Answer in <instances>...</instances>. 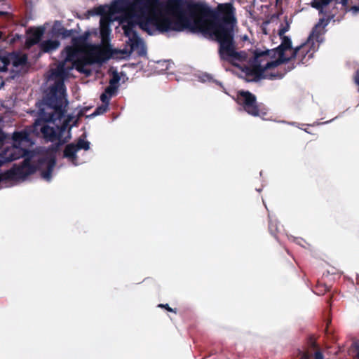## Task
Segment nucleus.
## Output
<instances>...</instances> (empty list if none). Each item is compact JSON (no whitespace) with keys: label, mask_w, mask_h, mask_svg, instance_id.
I'll return each instance as SVG.
<instances>
[{"label":"nucleus","mask_w":359,"mask_h":359,"mask_svg":"<svg viewBox=\"0 0 359 359\" xmlns=\"http://www.w3.org/2000/svg\"><path fill=\"white\" fill-rule=\"evenodd\" d=\"M165 15H151L136 17H120V25L124 36L128 37L130 50L137 49L142 41L135 30V26L151 34V27L163 33L170 31L209 34L218 43V55L222 61L232 62L244 60L243 52L236 50L233 27L237 23L235 8L231 3L219 4L216 8L201 2L187 0H165L163 6ZM169 16L174 17L172 20Z\"/></svg>","instance_id":"1"},{"label":"nucleus","mask_w":359,"mask_h":359,"mask_svg":"<svg viewBox=\"0 0 359 359\" xmlns=\"http://www.w3.org/2000/svg\"><path fill=\"white\" fill-rule=\"evenodd\" d=\"M75 69L74 64L67 67L65 62H61L54 70L55 76L61 80L55 81L53 86L42 100V107L39 109L40 118L46 123H51L54 126L44 125L41 127V134L49 142L60 141L64 144L69 139V124L72 117L62 120L67 111V100L65 97V86L63 79L69 72Z\"/></svg>","instance_id":"2"},{"label":"nucleus","mask_w":359,"mask_h":359,"mask_svg":"<svg viewBox=\"0 0 359 359\" xmlns=\"http://www.w3.org/2000/svg\"><path fill=\"white\" fill-rule=\"evenodd\" d=\"M289 48V42L285 41L283 45L274 49L254 51V58L250 74L255 79H281L285 74L294 69V65L287 67H279L289 62V59L283 58V51Z\"/></svg>","instance_id":"3"},{"label":"nucleus","mask_w":359,"mask_h":359,"mask_svg":"<svg viewBox=\"0 0 359 359\" xmlns=\"http://www.w3.org/2000/svg\"><path fill=\"white\" fill-rule=\"evenodd\" d=\"M15 157H11L8 159L0 156V167L3 166L6 162H11L15 160ZM55 160L54 157L43 158L38 160L37 165H35L24 160L22 165L14 167L4 173L0 174V182L3 181H11L15 180H25L28 176L34 174L37 169L46 168V170L41 171V177L44 180L49 182L51 179V173L54 170Z\"/></svg>","instance_id":"4"},{"label":"nucleus","mask_w":359,"mask_h":359,"mask_svg":"<svg viewBox=\"0 0 359 359\" xmlns=\"http://www.w3.org/2000/svg\"><path fill=\"white\" fill-rule=\"evenodd\" d=\"M147 0H115L108 8V13H123L120 18H134L153 15L149 12Z\"/></svg>","instance_id":"5"},{"label":"nucleus","mask_w":359,"mask_h":359,"mask_svg":"<svg viewBox=\"0 0 359 359\" xmlns=\"http://www.w3.org/2000/svg\"><path fill=\"white\" fill-rule=\"evenodd\" d=\"M285 41H287L288 43H290V47L284 49L283 50V59L284 60H290V62L292 60L297 59L299 60V62L302 64H305L307 62L308 60L312 58V56L313 55V53H315V50L312 48V43L309 41V39H307V41L298 47L294 48V50H292V46H291V39L289 38V36H283L282 38V41H280V44L278 45L276 48H278L282 46ZM292 50V53L290 57H285V52L287 50Z\"/></svg>","instance_id":"6"},{"label":"nucleus","mask_w":359,"mask_h":359,"mask_svg":"<svg viewBox=\"0 0 359 359\" xmlns=\"http://www.w3.org/2000/svg\"><path fill=\"white\" fill-rule=\"evenodd\" d=\"M236 102L245 113L253 117L264 114L262 104L257 102L256 96L250 91H238L236 95Z\"/></svg>","instance_id":"7"},{"label":"nucleus","mask_w":359,"mask_h":359,"mask_svg":"<svg viewBox=\"0 0 359 359\" xmlns=\"http://www.w3.org/2000/svg\"><path fill=\"white\" fill-rule=\"evenodd\" d=\"M86 49L77 48L74 47L65 48L64 52L66 54V57L62 62H69L74 64L75 69L80 73H86L85 66L90 63L89 60L82 55L85 53Z\"/></svg>","instance_id":"8"},{"label":"nucleus","mask_w":359,"mask_h":359,"mask_svg":"<svg viewBox=\"0 0 359 359\" xmlns=\"http://www.w3.org/2000/svg\"><path fill=\"white\" fill-rule=\"evenodd\" d=\"M300 359H323V354L320 351L319 346L312 337L307 340V346L303 351H299Z\"/></svg>","instance_id":"9"},{"label":"nucleus","mask_w":359,"mask_h":359,"mask_svg":"<svg viewBox=\"0 0 359 359\" xmlns=\"http://www.w3.org/2000/svg\"><path fill=\"white\" fill-rule=\"evenodd\" d=\"M90 32H85L84 34L78 36H73L72 39H71V43H72V46H66V47H73L74 48H83V49H88L93 48L92 45L88 43V39H89Z\"/></svg>","instance_id":"10"},{"label":"nucleus","mask_w":359,"mask_h":359,"mask_svg":"<svg viewBox=\"0 0 359 359\" xmlns=\"http://www.w3.org/2000/svg\"><path fill=\"white\" fill-rule=\"evenodd\" d=\"M356 0H335L336 4L341 5L344 12H351L353 15H356L359 12V4L353 5Z\"/></svg>","instance_id":"11"},{"label":"nucleus","mask_w":359,"mask_h":359,"mask_svg":"<svg viewBox=\"0 0 359 359\" xmlns=\"http://www.w3.org/2000/svg\"><path fill=\"white\" fill-rule=\"evenodd\" d=\"M80 150L75 149L74 144H68L64 149V158H67L73 165H77V156L76 154Z\"/></svg>","instance_id":"12"},{"label":"nucleus","mask_w":359,"mask_h":359,"mask_svg":"<svg viewBox=\"0 0 359 359\" xmlns=\"http://www.w3.org/2000/svg\"><path fill=\"white\" fill-rule=\"evenodd\" d=\"M59 46H60V43L57 40L48 39L40 43V50L44 53H51L57 50Z\"/></svg>","instance_id":"13"},{"label":"nucleus","mask_w":359,"mask_h":359,"mask_svg":"<svg viewBox=\"0 0 359 359\" xmlns=\"http://www.w3.org/2000/svg\"><path fill=\"white\" fill-rule=\"evenodd\" d=\"M110 18H101L100 20V35L102 39L104 40L110 34Z\"/></svg>","instance_id":"14"},{"label":"nucleus","mask_w":359,"mask_h":359,"mask_svg":"<svg viewBox=\"0 0 359 359\" xmlns=\"http://www.w3.org/2000/svg\"><path fill=\"white\" fill-rule=\"evenodd\" d=\"M29 134L25 130L15 132L13 134V142L15 147L20 146L23 142H28Z\"/></svg>","instance_id":"15"},{"label":"nucleus","mask_w":359,"mask_h":359,"mask_svg":"<svg viewBox=\"0 0 359 359\" xmlns=\"http://www.w3.org/2000/svg\"><path fill=\"white\" fill-rule=\"evenodd\" d=\"M7 57H9L11 62L13 63V66L15 67L22 66L27 62V56L26 55L13 54Z\"/></svg>","instance_id":"16"},{"label":"nucleus","mask_w":359,"mask_h":359,"mask_svg":"<svg viewBox=\"0 0 359 359\" xmlns=\"http://www.w3.org/2000/svg\"><path fill=\"white\" fill-rule=\"evenodd\" d=\"M75 33L74 29H67L64 27H55L54 34L55 35L61 37L62 39H67L72 37L73 34Z\"/></svg>","instance_id":"17"},{"label":"nucleus","mask_w":359,"mask_h":359,"mask_svg":"<svg viewBox=\"0 0 359 359\" xmlns=\"http://www.w3.org/2000/svg\"><path fill=\"white\" fill-rule=\"evenodd\" d=\"M332 0H313L311 7L316 8L320 13H323L325 6H327Z\"/></svg>","instance_id":"18"},{"label":"nucleus","mask_w":359,"mask_h":359,"mask_svg":"<svg viewBox=\"0 0 359 359\" xmlns=\"http://www.w3.org/2000/svg\"><path fill=\"white\" fill-rule=\"evenodd\" d=\"M109 7L106 6H99L97 7H95V8L90 10L88 11L89 13H90L91 15H100L101 18H108L109 17L104 16L107 13L106 8L108 9Z\"/></svg>","instance_id":"19"},{"label":"nucleus","mask_w":359,"mask_h":359,"mask_svg":"<svg viewBox=\"0 0 359 359\" xmlns=\"http://www.w3.org/2000/svg\"><path fill=\"white\" fill-rule=\"evenodd\" d=\"M43 35V29H37L35 30V32H33V34H32L31 38L28 39V43L29 44H37L39 41H40L41 37H42Z\"/></svg>","instance_id":"20"},{"label":"nucleus","mask_w":359,"mask_h":359,"mask_svg":"<svg viewBox=\"0 0 359 359\" xmlns=\"http://www.w3.org/2000/svg\"><path fill=\"white\" fill-rule=\"evenodd\" d=\"M330 290V287H327L325 284L318 282L317 283L316 287H315V293H316L318 296H322L325 294L327 292Z\"/></svg>","instance_id":"21"},{"label":"nucleus","mask_w":359,"mask_h":359,"mask_svg":"<svg viewBox=\"0 0 359 359\" xmlns=\"http://www.w3.org/2000/svg\"><path fill=\"white\" fill-rule=\"evenodd\" d=\"M111 55V52L108 49L100 50V52L97 53V61L102 62L104 60H106L110 58Z\"/></svg>","instance_id":"22"},{"label":"nucleus","mask_w":359,"mask_h":359,"mask_svg":"<svg viewBox=\"0 0 359 359\" xmlns=\"http://www.w3.org/2000/svg\"><path fill=\"white\" fill-rule=\"evenodd\" d=\"M75 149H84V151H88L90 149V142L85 141L81 138L77 140L76 144H74Z\"/></svg>","instance_id":"23"},{"label":"nucleus","mask_w":359,"mask_h":359,"mask_svg":"<svg viewBox=\"0 0 359 359\" xmlns=\"http://www.w3.org/2000/svg\"><path fill=\"white\" fill-rule=\"evenodd\" d=\"M268 229H269L270 234L274 238H277V233H278V225L276 221L269 220V224H268Z\"/></svg>","instance_id":"24"},{"label":"nucleus","mask_w":359,"mask_h":359,"mask_svg":"<svg viewBox=\"0 0 359 359\" xmlns=\"http://www.w3.org/2000/svg\"><path fill=\"white\" fill-rule=\"evenodd\" d=\"M10 64V59L6 55L0 54V72H6L7 66Z\"/></svg>","instance_id":"25"},{"label":"nucleus","mask_w":359,"mask_h":359,"mask_svg":"<svg viewBox=\"0 0 359 359\" xmlns=\"http://www.w3.org/2000/svg\"><path fill=\"white\" fill-rule=\"evenodd\" d=\"M108 105L109 104H102L101 106L97 107V109H95V111H93V113L91 114V116L95 117L96 116H99L106 113V111L108 110Z\"/></svg>","instance_id":"26"},{"label":"nucleus","mask_w":359,"mask_h":359,"mask_svg":"<svg viewBox=\"0 0 359 359\" xmlns=\"http://www.w3.org/2000/svg\"><path fill=\"white\" fill-rule=\"evenodd\" d=\"M287 21V20H285ZM289 30V23L288 22H285V25H280V29H278V36H280V39H283L285 36V33L288 32Z\"/></svg>","instance_id":"27"},{"label":"nucleus","mask_w":359,"mask_h":359,"mask_svg":"<svg viewBox=\"0 0 359 359\" xmlns=\"http://www.w3.org/2000/svg\"><path fill=\"white\" fill-rule=\"evenodd\" d=\"M118 86L108 85L105 88V91L103 93H106L107 95L113 96L116 95V90H118Z\"/></svg>","instance_id":"28"},{"label":"nucleus","mask_w":359,"mask_h":359,"mask_svg":"<svg viewBox=\"0 0 359 359\" xmlns=\"http://www.w3.org/2000/svg\"><path fill=\"white\" fill-rule=\"evenodd\" d=\"M118 82H120V76L118 72H115L112 73L111 79L109 80V85L118 86Z\"/></svg>","instance_id":"29"},{"label":"nucleus","mask_w":359,"mask_h":359,"mask_svg":"<svg viewBox=\"0 0 359 359\" xmlns=\"http://www.w3.org/2000/svg\"><path fill=\"white\" fill-rule=\"evenodd\" d=\"M111 97L112 96L107 95L106 93H102L101 96H100V100H101L103 104H109V101L110 100Z\"/></svg>","instance_id":"30"},{"label":"nucleus","mask_w":359,"mask_h":359,"mask_svg":"<svg viewBox=\"0 0 359 359\" xmlns=\"http://www.w3.org/2000/svg\"><path fill=\"white\" fill-rule=\"evenodd\" d=\"M158 307L165 309V310L168 311V312H173V313H176V309L170 308L169 304H158Z\"/></svg>","instance_id":"31"},{"label":"nucleus","mask_w":359,"mask_h":359,"mask_svg":"<svg viewBox=\"0 0 359 359\" xmlns=\"http://www.w3.org/2000/svg\"><path fill=\"white\" fill-rule=\"evenodd\" d=\"M319 27H320V24H318V25H316V26H315L314 29H313V32H311V34L310 35V37L313 36L316 39L318 37H319V34L316 33V31H317V29H318V28H319Z\"/></svg>","instance_id":"32"},{"label":"nucleus","mask_w":359,"mask_h":359,"mask_svg":"<svg viewBox=\"0 0 359 359\" xmlns=\"http://www.w3.org/2000/svg\"><path fill=\"white\" fill-rule=\"evenodd\" d=\"M353 347L356 351L355 358L359 359V341L354 342Z\"/></svg>","instance_id":"33"},{"label":"nucleus","mask_w":359,"mask_h":359,"mask_svg":"<svg viewBox=\"0 0 359 359\" xmlns=\"http://www.w3.org/2000/svg\"><path fill=\"white\" fill-rule=\"evenodd\" d=\"M354 82L358 86V92H359V70L356 71L355 75H354Z\"/></svg>","instance_id":"34"},{"label":"nucleus","mask_w":359,"mask_h":359,"mask_svg":"<svg viewBox=\"0 0 359 359\" xmlns=\"http://www.w3.org/2000/svg\"><path fill=\"white\" fill-rule=\"evenodd\" d=\"M336 15V12L331 11L328 15H327V19H332Z\"/></svg>","instance_id":"35"},{"label":"nucleus","mask_w":359,"mask_h":359,"mask_svg":"<svg viewBox=\"0 0 359 359\" xmlns=\"http://www.w3.org/2000/svg\"><path fill=\"white\" fill-rule=\"evenodd\" d=\"M330 320H327V327H325V332H327V334H328L330 332V330H328V327L330 326Z\"/></svg>","instance_id":"36"},{"label":"nucleus","mask_w":359,"mask_h":359,"mask_svg":"<svg viewBox=\"0 0 359 359\" xmlns=\"http://www.w3.org/2000/svg\"><path fill=\"white\" fill-rule=\"evenodd\" d=\"M5 137L3 135V134L0 133V143H1L4 141V139Z\"/></svg>","instance_id":"37"},{"label":"nucleus","mask_w":359,"mask_h":359,"mask_svg":"<svg viewBox=\"0 0 359 359\" xmlns=\"http://www.w3.org/2000/svg\"><path fill=\"white\" fill-rule=\"evenodd\" d=\"M5 14H6V13H5V12H4V11H0V16H2V15H5Z\"/></svg>","instance_id":"38"},{"label":"nucleus","mask_w":359,"mask_h":359,"mask_svg":"<svg viewBox=\"0 0 359 359\" xmlns=\"http://www.w3.org/2000/svg\"><path fill=\"white\" fill-rule=\"evenodd\" d=\"M82 114H83V112H82V111H79V117H80V116H82Z\"/></svg>","instance_id":"39"},{"label":"nucleus","mask_w":359,"mask_h":359,"mask_svg":"<svg viewBox=\"0 0 359 359\" xmlns=\"http://www.w3.org/2000/svg\"><path fill=\"white\" fill-rule=\"evenodd\" d=\"M3 37V32H0V39Z\"/></svg>","instance_id":"40"},{"label":"nucleus","mask_w":359,"mask_h":359,"mask_svg":"<svg viewBox=\"0 0 359 359\" xmlns=\"http://www.w3.org/2000/svg\"><path fill=\"white\" fill-rule=\"evenodd\" d=\"M0 133H1V134L4 135L3 132H1V130H0Z\"/></svg>","instance_id":"41"},{"label":"nucleus","mask_w":359,"mask_h":359,"mask_svg":"<svg viewBox=\"0 0 359 359\" xmlns=\"http://www.w3.org/2000/svg\"><path fill=\"white\" fill-rule=\"evenodd\" d=\"M358 105H359V102H358Z\"/></svg>","instance_id":"42"}]
</instances>
